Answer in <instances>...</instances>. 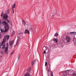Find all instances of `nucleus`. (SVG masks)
I'll list each match as a JSON object with an SVG mask.
<instances>
[{"instance_id":"1","label":"nucleus","mask_w":76,"mask_h":76,"mask_svg":"<svg viewBox=\"0 0 76 76\" xmlns=\"http://www.w3.org/2000/svg\"><path fill=\"white\" fill-rule=\"evenodd\" d=\"M9 47V44L8 43H7L6 44V47L5 50V53L7 54H8L9 52H8V48Z\"/></svg>"},{"instance_id":"2","label":"nucleus","mask_w":76,"mask_h":76,"mask_svg":"<svg viewBox=\"0 0 76 76\" xmlns=\"http://www.w3.org/2000/svg\"><path fill=\"white\" fill-rule=\"evenodd\" d=\"M8 18V15L7 14H4L2 17V19L4 20H7Z\"/></svg>"},{"instance_id":"3","label":"nucleus","mask_w":76,"mask_h":76,"mask_svg":"<svg viewBox=\"0 0 76 76\" xmlns=\"http://www.w3.org/2000/svg\"><path fill=\"white\" fill-rule=\"evenodd\" d=\"M66 40L67 42H70V39L69 36H67L66 37Z\"/></svg>"},{"instance_id":"4","label":"nucleus","mask_w":76,"mask_h":76,"mask_svg":"<svg viewBox=\"0 0 76 76\" xmlns=\"http://www.w3.org/2000/svg\"><path fill=\"white\" fill-rule=\"evenodd\" d=\"M12 12L13 14H14V12H15V10H14V8H15L16 7V5H15V4H14L12 5Z\"/></svg>"},{"instance_id":"5","label":"nucleus","mask_w":76,"mask_h":76,"mask_svg":"<svg viewBox=\"0 0 76 76\" xmlns=\"http://www.w3.org/2000/svg\"><path fill=\"white\" fill-rule=\"evenodd\" d=\"M4 45H5V44H4V42H2L1 43H1H0V49L1 48V46H4Z\"/></svg>"},{"instance_id":"6","label":"nucleus","mask_w":76,"mask_h":76,"mask_svg":"<svg viewBox=\"0 0 76 76\" xmlns=\"http://www.w3.org/2000/svg\"><path fill=\"white\" fill-rule=\"evenodd\" d=\"M24 34H30L29 33V31L28 30V29H26L25 30V31L24 32Z\"/></svg>"},{"instance_id":"7","label":"nucleus","mask_w":76,"mask_h":76,"mask_svg":"<svg viewBox=\"0 0 76 76\" xmlns=\"http://www.w3.org/2000/svg\"><path fill=\"white\" fill-rule=\"evenodd\" d=\"M13 43H14V42L13 41H11L10 42V47H12V46L13 44Z\"/></svg>"},{"instance_id":"8","label":"nucleus","mask_w":76,"mask_h":76,"mask_svg":"<svg viewBox=\"0 0 76 76\" xmlns=\"http://www.w3.org/2000/svg\"><path fill=\"white\" fill-rule=\"evenodd\" d=\"M24 76H31V75H29V71H28L27 73L24 74Z\"/></svg>"},{"instance_id":"9","label":"nucleus","mask_w":76,"mask_h":76,"mask_svg":"<svg viewBox=\"0 0 76 76\" xmlns=\"http://www.w3.org/2000/svg\"><path fill=\"white\" fill-rule=\"evenodd\" d=\"M53 41L54 42H56V43H57L58 42V40L57 39L54 38L53 39Z\"/></svg>"},{"instance_id":"10","label":"nucleus","mask_w":76,"mask_h":76,"mask_svg":"<svg viewBox=\"0 0 76 76\" xmlns=\"http://www.w3.org/2000/svg\"><path fill=\"white\" fill-rule=\"evenodd\" d=\"M2 23V24H3L4 25L6 26L8 24L7 23V22L5 21H3Z\"/></svg>"},{"instance_id":"11","label":"nucleus","mask_w":76,"mask_h":76,"mask_svg":"<svg viewBox=\"0 0 76 76\" xmlns=\"http://www.w3.org/2000/svg\"><path fill=\"white\" fill-rule=\"evenodd\" d=\"M5 28L6 29L9 30V26H8V24H7L5 26Z\"/></svg>"},{"instance_id":"12","label":"nucleus","mask_w":76,"mask_h":76,"mask_svg":"<svg viewBox=\"0 0 76 76\" xmlns=\"http://www.w3.org/2000/svg\"><path fill=\"white\" fill-rule=\"evenodd\" d=\"M35 61H36V60H35L34 61H32V62L31 63L32 65V66H34V64L36 62Z\"/></svg>"},{"instance_id":"13","label":"nucleus","mask_w":76,"mask_h":76,"mask_svg":"<svg viewBox=\"0 0 76 76\" xmlns=\"http://www.w3.org/2000/svg\"><path fill=\"white\" fill-rule=\"evenodd\" d=\"M43 51H46L47 50V48H46V47L44 46L43 48Z\"/></svg>"},{"instance_id":"14","label":"nucleus","mask_w":76,"mask_h":76,"mask_svg":"<svg viewBox=\"0 0 76 76\" xmlns=\"http://www.w3.org/2000/svg\"><path fill=\"white\" fill-rule=\"evenodd\" d=\"M33 26H30V28H29V30H31V31L33 29Z\"/></svg>"},{"instance_id":"15","label":"nucleus","mask_w":76,"mask_h":76,"mask_svg":"<svg viewBox=\"0 0 76 76\" xmlns=\"http://www.w3.org/2000/svg\"><path fill=\"white\" fill-rule=\"evenodd\" d=\"M4 39L3 40V41H2V42H5L6 41V37H5V36L4 37Z\"/></svg>"},{"instance_id":"16","label":"nucleus","mask_w":76,"mask_h":76,"mask_svg":"<svg viewBox=\"0 0 76 76\" xmlns=\"http://www.w3.org/2000/svg\"><path fill=\"white\" fill-rule=\"evenodd\" d=\"M58 34L57 32L54 35L55 37H58Z\"/></svg>"},{"instance_id":"17","label":"nucleus","mask_w":76,"mask_h":76,"mask_svg":"<svg viewBox=\"0 0 76 76\" xmlns=\"http://www.w3.org/2000/svg\"><path fill=\"white\" fill-rule=\"evenodd\" d=\"M18 39L17 40L18 41H20V36H18Z\"/></svg>"},{"instance_id":"18","label":"nucleus","mask_w":76,"mask_h":76,"mask_svg":"<svg viewBox=\"0 0 76 76\" xmlns=\"http://www.w3.org/2000/svg\"><path fill=\"white\" fill-rule=\"evenodd\" d=\"M20 54H19L18 55V59L19 60L20 59Z\"/></svg>"},{"instance_id":"19","label":"nucleus","mask_w":76,"mask_h":76,"mask_svg":"<svg viewBox=\"0 0 76 76\" xmlns=\"http://www.w3.org/2000/svg\"><path fill=\"white\" fill-rule=\"evenodd\" d=\"M8 31H9V30L7 29H6L4 31V32H8Z\"/></svg>"},{"instance_id":"20","label":"nucleus","mask_w":76,"mask_h":76,"mask_svg":"<svg viewBox=\"0 0 76 76\" xmlns=\"http://www.w3.org/2000/svg\"><path fill=\"white\" fill-rule=\"evenodd\" d=\"M7 39L8 40L9 39V35H8L7 36Z\"/></svg>"},{"instance_id":"21","label":"nucleus","mask_w":76,"mask_h":76,"mask_svg":"<svg viewBox=\"0 0 76 76\" xmlns=\"http://www.w3.org/2000/svg\"><path fill=\"white\" fill-rule=\"evenodd\" d=\"M18 44H19V40H17L16 42V45H18Z\"/></svg>"},{"instance_id":"22","label":"nucleus","mask_w":76,"mask_h":76,"mask_svg":"<svg viewBox=\"0 0 76 76\" xmlns=\"http://www.w3.org/2000/svg\"><path fill=\"white\" fill-rule=\"evenodd\" d=\"M3 46L1 48L3 50V49H4V48H5V45H4V46Z\"/></svg>"},{"instance_id":"23","label":"nucleus","mask_w":76,"mask_h":76,"mask_svg":"<svg viewBox=\"0 0 76 76\" xmlns=\"http://www.w3.org/2000/svg\"><path fill=\"white\" fill-rule=\"evenodd\" d=\"M73 35H76V32H73Z\"/></svg>"},{"instance_id":"24","label":"nucleus","mask_w":76,"mask_h":76,"mask_svg":"<svg viewBox=\"0 0 76 76\" xmlns=\"http://www.w3.org/2000/svg\"><path fill=\"white\" fill-rule=\"evenodd\" d=\"M72 76H76V74H75V73H73L72 74Z\"/></svg>"},{"instance_id":"25","label":"nucleus","mask_w":76,"mask_h":76,"mask_svg":"<svg viewBox=\"0 0 76 76\" xmlns=\"http://www.w3.org/2000/svg\"><path fill=\"white\" fill-rule=\"evenodd\" d=\"M73 32H70V34L71 35H73Z\"/></svg>"},{"instance_id":"26","label":"nucleus","mask_w":76,"mask_h":76,"mask_svg":"<svg viewBox=\"0 0 76 76\" xmlns=\"http://www.w3.org/2000/svg\"><path fill=\"white\" fill-rule=\"evenodd\" d=\"M70 70H66L64 71V73H66V72H69Z\"/></svg>"},{"instance_id":"27","label":"nucleus","mask_w":76,"mask_h":76,"mask_svg":"<svg viewBox=\"0 0 76 76\" xmlns=\"http://www.w3.org/2000/svg\"><path fill=\"white\" fill-rule=\"evenodd\" d=\"M1 32L2 33H3V30L2 29H1Z\"/></svg>"},{"instance_id":"28","label":"nucleus","mask_w":76,"mask_h":76,"mask_svg":"<svg viewBox=\"0 0 76 76\" xmlns=\"http://www.w3.org/2000/svg\"><path fill=\"white\" fill-rule=\"evenodd\" d=\"M49 69L50 70H51V65H50V64H49Z\"/></svg>"},{"instance_id":"29","label":"nucleus","mask_w":76,"mask_h":76,"mask_svg":"<svg viewBox=\"0 0 76 76\" xmlns=\"http://www.w3.org/2000/svg\"><path fill=\"white\" fill-rule=\"evenodd\" d=\"M6 20H7V21H8V23H10V21L9 20H8V19Z\"/></svg>"},{"instance_id":"30","label":"nucleus","mask_w":76,"mask_h":76,"mask_svg":"<svg viewBox=\"0 0 76 76\" xmlns=\"http://www.w3.org/2000/svg\"><path fill=\"white\" fill-rule=\"evenodd\" d=\"M47 62H46L45 63V66H47Z\"/></svg>"},{"instance_id":"31","label":"nucleus","mask_w":76,"mask_h":76,"mask_svg":"<svg viewBox=\"0 0 76 76\" xmlns=\"http://www.w3.org/2000/svg\"><path fill=\"white\" fill-rule=\"evenodd\" d=\"M3 13H4V12H2L1 14V17H2V16H3Z\"/></svg>"},{"instance_id":"32","label":"nucleus","mask_w":76,"mask_h":76,"mask_svg":"<svg viewBox=\"0 0 76 76\" xmlns=\"http://www.w3.org/2000/svg\"><path fill=\"white\" fill-rule=\"evenodd\" d=\"M22 22H23V23H25V20H22Z\"/></svg>"},{"instance_id":"33","label":"nucleus","mask_w":76,"mask_h":76,"mask_svg":"<svg viewBox=\"0 0 76 76\" xmlns=\"http://www.w3.org/2000/svg\"><path fill=\"white\" fill-rule=\"evenodd\" d=\"M51 76H53V72H51Z\"/></svg>"},{"instance_id":"34","label":"nucleus","mask_w":76,"mask_h":76,"mask_svg":"<svg viewBox=\"0 0 76 76\" xmlns=\"http://www.w3.org/2000/svg\"><path fill=\"white\" fill-rule=\"evenodd\" d=\"M46 53V52L45 51H44V52L43 53V54H45Z\"/></svg>"},{"instance_id":"35","label":"nucleus","mask_w":76,"mask_h":76,"mask_svg":"<svg viewBox=\"0 0 76 76\" xmlns=\"http://www.w3.org/2000/svg\"><path fill=\"white\" fill-rule=\"evenodd\" d=\"M14 51H13L11 53V55H12V54H13V53H14Z\"/></svg>"},{"instance_id":"36","label":"nucleus","mask_w":76,"mask_h":76,"mask_svg":"<svg viewBox=\"0 0 76 76\" xmlns=\"http://www.w3.org/2000/svg\"><path fill=\"white\" fill-rule=\"evenodd\" d=\"M12 34H13V35H14V34H15V31H13V32H12Z\"/></svg>"},{"instance_id":"37","label":"nucleus","mask_w":76,"mask_h":76,"mask_svg":"<svg viewBox=\"0 0 76 76\" xmlns=\"http://www.w3.org/2000/svg\"><path fill=\"white\" fill-rule=\"evenodd\" d=\"M19 34H23V33L21 32L19 33Z\"/></svg>"},{"instance_id":"38","label":"nucleus","mask_w":76,"mask_h":76,"mask_svg":"<svg viewBox=\"0 0 76 76\" xmlns=\"http://www.w3.org/2000/svg\"><path fill=\"white\" fill-rule=\"evenodd\" d=\"M1 34H0V38H1Z\"/></svg>"},{"instance_id":"39","label":"nucleus","mask_w":76,"mask_h":76,"mask_svg":"<svg viewBox=\"0 0 76 76\" xmlns=\"http://www.w3.org/2000/svg\"><path fill=\"white\" fill-rule=\"evenodd\" d=\"M24 23V25H25L26 24V22Z\"/></svg>"},{"instance_id":"40","label":"nucleus","mask_w":76,"mask_h":76,"mask_svg":"<svg viewBox=\"0 0 76 76\" xmlns=\"http://www.w3.org/2000/svg\"><path fill=\"white\" fill-rule=\"evenodd\" d=\"M16 44L15 45H14V46H15V47H16Z\"/></svg>"},{"instance_id":"41","label":"nucleus","mask_w":76,"mask_h":76,"mask_svg":"<svg viewBox=\"0 0 76 76\" xmlns=\"http://www.w3.org/2000/svg\"><path fill=\"white\" fill-rule=\"evenodd\" d=\"M48 72H50V70H48Z\"/></svg>"},{"instance_id":"42","label":"nucleus","mask_w":76,"mask_h":76,"mask_svg":"<svg viewBox=\"0 0 76 76\" xmlns=\"http://www.w3.org/2000/svg\"><path fill=\"white\" fill-rule=\"evenodd\" d=\"M1 20H0V23H1Z\"/></svg>"}]
</instances>
